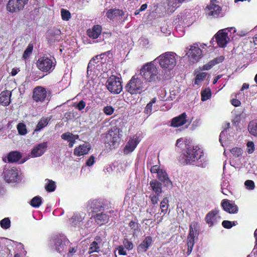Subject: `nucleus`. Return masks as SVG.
Instances as JSON below:
<instances>
[{"label":"nucleus","instance_id":"nucleus-57","mask_svg":"<svg viewBox=\"0 0 257 257\" xmlns=\"http://www.w3.org/2000/svg\"><path fill=\"white\" fill-rule=\"evenodd\" d=\"M94 157L93 156H91L87 160L86 165L88 167H90L94 164Z\"/></svg>","mask_w":257,"mask_h":257},{"label":"nucleus","instance_id":"nucleus-48","mask_svg":"<svg viewBox=\"0 0 257 257\" xmlns=\"http://www.w3.org/2000/svg\"><path fill=\"white\" fill-rule=\"evenodd\" d=\"M232 154L235 157H238L242 154V150L240 148L235 147L230 150Z\"/></svg>","mask_w":257,"mask_h":257},{"label":"nucleus","instance_id":"nucleus-44","mask_svg":"<svg viewBox=\"0 0 257 257\" xmlns=\"http://www.w3.org/2000/svg\"><path fill=\"white\" fill-rule=\"evenodd\" d=\"M237 224L236 221H231L229 220H223L222 222V226L226 229H230L233 226H235Z\"/></svg>","mask_w":257,"mask_h":257},{"label":"nucleus","instance_id":"nucleus-63","mask_svg":"<svg viewBox=\"0 0 257 257\" xmlns=\"http://www.w3.org/2000/svg\"><path fill=\"white\" fill-rule=\"evenodd\" d=\"M147 8V4H145L141 6V8L139 9L141 12L145 11Z\"/></svg>","mask_w":257,"mask_h":257},{"label":"nucleus","instance_id":"nucleus-45","mask_svg":"<svg viewBox=\"0 0 257 257\" xmlns=\"http://www.w3.org/2000/svg\"><path fill=\"white\" fill-rule=\"evenodd\" d=\"M1 226L5 229H8L11 226V221L9 218H5L0 222Z\"/></svg>","mask_w":257,"mask_h":257},{"label":"nucleus","instance_id":"nucleus-39","mask_svg":"<svg viewBox=\"0 0 257 257\" xmlns=\"http://www.w3.org/2000/svg\"><path fill=\"white\" fill-rule=\"evenodd\" d=\"M48 183L45 185V188L46 190L48 192H52L55 190L56 185L55 182L50 179H47Z\"/></svg>","mask_w":257,"mask_h":257},{"label":"nucleus","instance_id":"nucleus-41","mask_svg":"<svg viewBox=\"0 0 257 257\" xmlns=\"http://www.w3.org/2000/svg\"><path fill=\"white\" fill-rule=\"evenodd\" d=\"M42 204V198L37 196L34 197L30 202V205L35 208H38Z\"/></svg>","mask_w":257,"mask_h":257},{"label":"nucleus","instance_id":"nucleus-52","mask_svg":"<svg viewBox=\"0 0 257 257\" xmlns=\"http://www.w3.org/2000/svg\"><path fill=\"white\" fill-rule=\"evenodd\" d=\"M246 146L247 153L248 154H252L254 151V143L251 141L248 142Z\"/></svg>","mask_w":257,"mask_h":257},{"label":"nucleus","instance_id":"nucleus-26","mask_svg":"<svg viewBox=\"0 0 257 257\" xmlns=\"http://www.w3.org/2000/svg\"><path fill=\"white\" fill-rule=\"evenodd\" d=\"M102 28L100 25H94L91 29L87 31V35L89 38L95 39L98 38L101 33Z\"/></svg>","mask_w":257,"mask_h":257},{"label":"nucleus","instance_id":"nucleus-59","mask_svg":"<svg viewBox=\"0 0 257 257\" xmlns=\"http://www.w3.org/2000/svg\"><path fill=\"white\" fill-rule=\"evenodd\" d=\"M161 169H159V166L158 165H154L150 169V171L152 173H157L161 170Z\"/></svg>","mask_w":257,"mask_h":257},{"label":"nucleus","instance_id":"nucleus-23","mask_svg":"<svg viewBox=\"0 0 257 257\" xmlns=\"http://www.w3.org/2000/svg\"><path fill=\"white\" fill-rule=\"evenodd\" d=\"M158 179L163 183L164 186L171 187L173 185L172 181L168 177L166 172L163 170H161L157 174Z\"/></svg>","mask_w":257,"mask_h":257},{"label":"nucleus","instance_id":"nucleus-5","mask_svg":"<svg viewBox=\"0 0 257 257\" xmlns=\"http://www.w3.org/2000/svg\"><path fill=\"white\" fill-rule=\"evenodd\" d=\"M155 60L158 61L160 66L164 69L172 70L176 65L175 56L171 52H165L158 56Z\"/></svg>","mask_w":257,"mask_h":257},{"label":"nucleus","instance_id":"nucleus-10","mask_svg":"<svg viewBox=\"0 0 257 257\" xmlns=\"http://www.w3.org/2000/svg\"><path fill=\"white\" fill-rule=\"evenodd\" d=\"M29 0H9L7 4V10L11 13H18L22 10Z\"/></svg>","mask_w":257,"mask_h":257},{"label":"nucleus","instance_id":"nucleus-22","mask_svg":"<svg viewBox=\"0 0 257 257\" xmlns=\"http://www.w3.org/2000/svg\"><path fill=\"white\" fill-rule=\"evenodd\" d=\"M219 210L217 208H215L209 211L206 215L205 220L209 227L214 225L215 221L216 220V216L219 213Z\"/></svg>","mask_w":257,"mask_h":257},{"label":"nucleus","instance_id":"nucleus-46","mask_svg":"<svg viewBox=\"0 0 257 257\" xmlns=\"http://www.w3.org/2000/svg\"><path fill=\"white\" fill-rule=\"evenodd\" d=\"M61 14L62 19L64 21H68L71 18V14L70 12L68 10H65L64 9H61Z\"/></svg>","mask_w":257,"mask_h":257},{"label":"nucleus","instance_id":"nucleus-8","mask_svg":"<svg viewBox=\"0 0 257 257\" xmlns=\"http://www.w3.org/2000/svg\"><path fill=\"white\" fill-rule=\"evenodd\" d=\"M120 130L117 127H113L108 131L106 136V141L110 147L114 148L118 145L120 139Z\"/></svg>","mask_w":257,"mask_h":257},{"label":"nucleus","instance_id":"nucleus-2","mask_svg":"<svg viewBox=\"0 0 257 257\" xmlns=\"http://www.w3.org/2000/svg\"><path fill=\"white\" fill-rule=\"evenodd\" d=\"M124 88L131 95L141 94L145 91V84L142 79L135 74L128 81Z\"/></svg>","mask_w":257,"mask_h":257},{"label":"nucleus","instance_id":"nucleus-36","mask_svg":"<svg viewBox=\"0 0 257 257\" xmlns=\"http://www.w3.org/2000/svg\"><path fill=\"white\" fill-rule=\"evenodd\" d=\"M48 123V120L47 117H43L39 121L38 124L36 125L35 131H40L43 128L47 126Z\"/></svg>","mask_w":257,"mask_h":257},{"label":"nucleus","instance_id":"nucleus-47","mask_svg":"<svg viewBox=\"0 0 257 257\" xmlns=\"http://www.w3.org/2000/svg\"><path fill=\"white\" fill-rule=\"evenodd\" d=\"M123 244L124 245V247L128 250H131L134 248V244L133 242L126 238H124L123 239Z\"/></svg>","mask_w":257,"mask_h":257},{"label":"nucleus","instance_id":"nucleus-3","mask_svg":"<svg viewBox=\"0 0 257 257\" xmlns=\"http://www.w3.org/2000/svg\"><path fill=\"white\" fill-rule=\"evenodd\" d=\"M37 68L46 74H50L55 69L56 61L55 59H52L46 56L40 57L36 63Z\"/></svg>","mask_w":257,"mask_h":257},{"label":"nucleus","instance_id":"nucleus-49","mask_svg":"<svg viewBox=\"0 0 257 257\" xmlns=\"http://www.w3.org/2000/svg\"><path fill=\"white\" fill-rule=\"evenodd\" d=\"M207 73L205 72H201L198 73L195 78V83L198 84L199 82L203 80L206 77Z\"/></svg>","mask_w":257,"mask_h":257},{"label":"nucleus","instance_id":"nucleus-51","mask_svg":"<svg viewBox=\"0 0 257 257\" xmlns=\"http://www.w3.org/2000/svg\"><path fill=\"white\" fill-rule=\"evenodd\" d=\"M244 185L248 190H253L255 188L254 183L252 180H247L245 181Z\"/></svg>","mask_w":257,"mask_h":257},{"label":"nucleus","instance_id":"nucleus-12","mask_svg":"<svg viewBox=\"0 0 257 257\" xmlns=\"http://www.w3.org/2000/svg\"><path fill=\"white\" fill-rule=\"evenodd\" d=\"M47 96V92L46 88L37 86L35 87L32 92V99L37 103L44 102Z\"/></svg>","mask_w":257,"mask_h":257},{"label":"nucleus","instance_id":"nucleus-40","mask_svg":"<svg viewBox=\"0 0 257 257\" xmlns=\"http://www.w3.org/2000/svg\"><path fill=\"white\" fill-rule=\"evenodd\" d=\"M156 101L157 98L154 97L147 104L144 111L145 114L150 115L152 113L153 104L155 103Z\"/></svg>","mask_w":257,"mask_h":257},{"label":"nucleus","instance_id":"nucleus-13","mask_svg":"<svg viewBox=\"0 0 257 257\" xmlns=\"http://www.w3.org/2000/svg\"><path fill=\"white\" fill-rule=\"evenodd\" d=\"M187 54L193 62H197L203 56L202 51L196 43L190 46V48Z\"/></svg>","mask_w":257,"mask_h":257},{"label":"nucleus","instance_id":"nucleus-17","mask_svg":"<svg viewBox=\"0 0 257 257\" xmlns=\"http://www.w3.org/2000/svg\"><path fill=\"white\" fill-rule=\"evenodd\" d=\"M47 148V142H43L36 145L31 151V156L32 157L41 156L46 152Z\"/></svg>","mask_w":257,"mask_h":257},{"label":"nucleus","instance_id":"nucleus-14","mask_svg":"<svg viewBox=\"0 0 257 257\" xmlns=\"http://www.w3.org/2000/svg\"><path fill=\"white\" fill-rule=\"evenodd\" d=\"M221 206L225 212L230 214H235L238 211L237 206L232 201L226 199L222 200Z\"/></svg>","mask_w":257,"mask_h":257},{"label":"nucleus","instance_id":"nucleus-37","mask_svg":"<svg viewBox=\"0 0 257 257\" xmlns=\"http://www.w3.org/2000/svg\"><path fill=\"white\" fill-rule=\"evenodd\" d=\"M248 130L251 135L257 137V122L253 120L250 121L248 126Z\"/></svg>","mask_w":257,"mask_h":257},{"label":"nucleus","instance_id":"nucleus-18","mask_svg":"<svg viewBox=\"0 0 257 257\" xmlns=\"http://www.w3.org/2000/svg\"><path fill=\"white\" fill-rule=\"evenodd\" d=\"M152 237L151 236H146L137 248L139 253L145 252L152 243Z\"/></svg>","mask_w":257,"mask_h":257},{"label":"nucleus","instance_id":"nucleus-6","mask_svg":"<svg viewBox=\"0 0 257 257\" xmlns=\"http://www.w3.org/2000/svg\"><path fill=\"white\" fill-rule=\"evenodd\" d=\"M199 234V225L197 222H193L189 225V232L187 236V254H190L195 243V237Z\"/></svg>","mask_w":257,"mask_h":257},{"label":"nucleus","instance_id":"nucleus-54","mask_svg":"<svg viewBox=\"0 0 257 257\" xmlns=\"http://www.w3.org/2000/svg\"><path fill=\"white\" fill-rule=\"evenodd\" d=\"M117 249L118 253L119 255H126V251L124 249V247L122 245H119L117 247Z\"/></svg>","mask_w":257,"mask_h":257},{"label":"nucleus","instance_id":"nucleus-16","mask_svg":"<svg viewBox=\"0 0 257 257\" xmlns=\"http://www.w3.org/2000/svg\"><path fill=\"white\" fill-rule=\"evenodd\" d=\"M140 142L139 138L136 136H134L133 138H131L123 149L124 154H128L133 152Z\"/></svg>","mask_w":257,"mask_h":257},{"label":"nucleus","instance_id":"nucleus-42","mask_svg":"<svg viewBox=\"0 0 257 257\" xmlns=\"http://www.w3.org/2000/svg\"><path fill=\"white\" fill-rule=\"evenodd\" d=\"M33 44L32 43L29 44L27 46L26 49L25 50L23 55V58L25 60L29 58L30 56L31 55L33 50Z\"/></svg>","mask_w":257,"mask_h":257},{"label":"nucleus","instance_id":"nucleus-27","mask_svg":"<svg viewBox=\"0 0 257 257\" xmlns=\"http://www.w3.org/2000/svg\"><path fill=\"white\" fill-rule=\"evenodd\" d=\"M90 150V147L85 144L80 145L74 150V155L76 156H81L86 155Z\"/></svg>","mask_w":257,"mask_h":257},{"label":"nucleus","instance_id":"nucleus-25","mask_svg":"<svg viewBox=\"0 0 257 257\" xmlns=\"http://www.w3.org/2000/svg\"><path fill=\"white\" fill-rule=\"evenodd\" d=\"M12 93L9 90L2 91L0 94V104L4 106H8L11 103Z\"/></svg>","mask_w":257,"mask_h":257},{"label":"nucleus","instance_id":"nucleus-58","mask_svg":"<svg viewBox=\"0 0 257 257\" xmlns=\"http://www.w3.org/2000/svg\"><path fill=\"white\" fill-rule=\"evenodd\" d=\"M128 225L134 231H136L138 229V224L136 222H135L133 220H132L130 222Z\"/></svg>","mask_w":257,"mask_h":257},{"label":"nucleus","instance_id":"nucleus-24","mask_svg":"<svg viewBox=\"0 0 257 257\" xmlns=\"http://www.w3.org/2000/svg\"><path fill=\"white\" fill-rule=\"evenodd\" d=\"M95 222L99 225L106 224L109 221V216L106 213H99L93 216Z\"/></svg>","mask_w":257,"mask_h":257},{"label":"nucleus","instance_id":"nucleus-9","mask_svg":"<svg viewBox=\"0 0 257 257\" xmlns=\"http://www.w3.org/2000/svg\"><path fill=\"white\" fill-rule=\"evenodd\" d=\"M204 11L206 17L210 19H216L223 16L221 7L213 3L208 5Z\"/></svg>","mask_w":257,"mask_h":257},{"label":"nucleus","instance_id":"nucleus-50","mask_svg":"<svg viewBox=\"0 0 257 257\" xmlns=\"http://www.w3.org/2000/svg\"><path fill=\"white\" fill-rule=\"evenodd\" d=\"M114 108L110 105H107L105 106L103 109V112L107 115H110L114 112Z\"/></svg>","mask_w":257,"mask_h":257},{"label":"nucleus","instance_id":"nucleus-55","mask_svg":"<svg viewBox=\"0 0 257 257\" xmlns=\"http://www.w3.org/2000/svg\"><path fill=\"white\" fill-rule=\"evenodd\" d=\"M77 251V247L74 246L70 247L67 254V257H72L73 254Z\"/></svg>","mask_w":257,"mask_h":257},{"label":"nucleus","instance_id":"nucleus-34","mask_svg":"<svg viewBox=\"0 0 257 257\" xmlns=\"http://www.w3.org/2000/svg\"><path fill=\"white\" fill-rule=\"evenodd\" d=\"M61 137L62 139L67 141L68 142H70L74 140H76L78 139V135H74L73 134L70 133V132H67L63 134Z\"/></svg>","mask_w":257,"mask_h":257},{"label":"nucleus","instance_id":"nucleus-7","mask_svg":"<svg viewBox=\"0 0 257 257\" xmlns=\"http://www.w3.org/2000/svg\"><path fill=\"white\" fill-rule=\"evenodd\" d=\"M107 89L111 93L114 94H119L122 89L121 82L119 77L111 75L109 77L106 82Z\"/></svg>","mask_w":257,"mask_h":257},{"label":"nucleus","instance_id":"nucleus-28","mask_svg":"<svg viewBox=\"0 0 257 257\" xmlns=\"http://www.w3.org/2000/svg\"><path fill=\"white\" fill-rule=\"evenodd\" d=\"M124 14L123 11L121 10L111 9L107 11L106 16L110 20H112L117 16H123Z\"/></svg>","mask_w":257,"mask_h":257},{"label":"nucleus","instance_id":"nucleus-33","mask_svg":"<svg viewBox=\"0 0 257 257\" xmlns=\"http://www.w3.org/2000/svg\"><path fill=\"white\" fill-rule=\"evenodd\" d=\"M83 219V218L80 214H74L70 219V222L72 226H76L82 222Z\"/></svg>","mask_w":257,"mask_h":257},{"label":"nucleus","instance_id":"nucleus-11","mask_svg":"<svg viewBox=\"0 0 257 257\" xmlns=\"http://www.w3.org/2000/svg\"><path fill=\"white\" fill-rule=\"evenodd\" d=\"M3 177L7 183L16 182L18 178V172L15 167L10 168L6 166L4 169Z\"/></svg>","mask_w":257,"mask_h":257},{"label":"nucleus","instance_id":"nucleus-29","mask_svg":"<svg viewBox=\"0 0 257 257\" xmlns=\"http://www.w3.org/2000/svg\"><path fill=\"white\" fill-rule=\"evenodd\" d=\"M224 59L223 56H220L218 57L214 58V59L210 61L207 64H205L203 66V69L205 70H208L212 68L215 65L222 62Z\"/></svg>","mask_w":257,"mask_h":257},{"label":"nucleus","instance_id":"nucleus-53","mask_svg":"<svg viewBox=\"0 0 257 257\" xmlns=\"http://www.w3.org/2000/svg\"><path fill=\"white\" fill-rule=\"evenodd\" d=\"M160 196V195H158L157 194L150 196V198L151 199V202L153 204L155 205L158 203Z\"/></svg>","mask_w":257,"mask_h":257},{"label":"nucleus","instance_id":"nucleus-32","mask_svg":"<svg viewBox=\"0 0 257 257\" xmlns=\"http://www.w3.org/2000/svg\"><path fill=\"white\" fill-rule=\"evenodd\" d=\"M150 185L154 192L158 195H160L162 192V184L156 180H152L150 182Z\"/></svg>","mask_w":257,"mask_h":257},{"label":"nucleus","instance_id":"nucleus-15","mask_svg":"<svg viewBox=\"0 0 257 257\" xmlns=\"http://www.w3.org/2000/svg\"><path fill=\"white\" fill-rule=\"evenodd\" d=\"M87 206L92 212H98L104 210V204L99 199H93L88 202Z\"/></svg>","mask_w":257,"mask_h":257},{"label":"nucleus","instance_id":"nucleus-1","mask_svg":"<svg viewBox=\"0 0 257 257\" xmlns=\"http://www.w3.org/2000/svg\"><path fill=\"white\" fill-rule=\"evenodd\" d=\"M158 69L152 62L147 63L141 67L140 74L148 83H154L158 79Z\"/></svg>","mask_w":257,"mask_h":257},{"label":"nucleus","instance_id":"nucleus-35","mask_svg":"<svg viewBox=\"0 0 257 257\" xmlns=\"http://www.w3.org/2000/svg\"><path fill=\"white\" fill-rule=\"evenodd\" d=\"M169 207V199L167 197H165L160 203V208L161 212L165 215L168 211Z\"/></svg>","mask_w":257,"mask_h":257},{"label":"nucleus","instance_id":"nucleus-30","mask_svg":"<svg viewBox=\"0 0 257 257\" xmlns=\"http://www.w3.org/2000/svg\"><path fill=\"white\" fill-rule=\"evenodd\" d=\"M22 154L17 151L10 152L7 156V159L9 163L18 162L22 158Z\"/></svg>","mask_w":257,"mask_h":257},{"label":"nucleus","instance_id":"nucleus-60","mask_svg":"<svg viewBox=\"0 0 257 257\" xmlns=\"http://www.w3.org/2000/svg\"><path fill=\"white\" fill-rule=\"evenodd\" d=\"M231 103L232 105L236 107L239 106L241 104L240 101L238 99L235 98L231 100Z\"/></svg>","mask_w":257,"mask_h":257},{"label":"nucleus","instance_id":"nucleus-20","mask_svg":"<svg viewBox=\"0 0 257 257\" xmlns=\"http://www.w3.org/2000/svg\"><path fill=\"white\" fill-rule=\"evenodd\" d=\"M187 114L183 112L178 116L172 119L171 125L174 127L181 126L187 122Z\"/></svg>","mask_w":257,"mask_h":257},{"label":"nucleus","instance_id":"nucleus-64","mask_svg":"<svg viewBox=\"0 0 257 257\" xmlns=\"http://www.w3.org/2000/svg\"><path fill=\"white\" fill-rule=\"evenodd\" d=\"M18 71L17 69L13 68L11 71V75L12 76H14L18 73Z\"/></svg>","mask_w":257,"mask_h":257},{"label":"nucleus","instance_id":"nucleus-4","mask_svg":"<svg viewBox=\"0 0 257 257\" xmlns=\"http://www.w3.org/2000/svg\"><path fill=\"white\" fill-rule=\"evenodd\" d=\"M187 164L194 162L200 159L204 155L203 151L198 146L188 145L183 152Z\"/></svg>","mask_w":257,"mask_h":257},{"label":"nucleus","instance_id":"nucleus-21","mask_svg":"<svg viewBox=\"0 0 257 257\" xmlns=\"http://www.w3.org/2000/svg\"><path fill=\"white\" fill-rule=\"evenodd\" d=\"M102 241V238L100 236H96L94 240L91 243L88 249V253L91 254L93 252H99L100 251V245Z\"/></svg>","mask_w":257,"mask_h":257},{"label":"nucleus","instance_id":"nucleus-43","mask_svg":"<svg viewBox=\"0 0 257 257\" xmlns=\"http://www.w3.org/2000/svg\"><path fill=\"white\" fill-rule=\"evenodd\" d=\"M18 133L21 135H25L27 133L26 125L23 123H19L17 125Z\"/></svg>","mask_w":257,"mask_h":257},{"label":"nucleus","instance_id":"nucleus-62","mask_svg":"<svg viewBox=\"0 0 257 257\" xmlns=\"http://www.w3.org/2000/svg\"><path fill=\"white\" fill-rule=\"evenodd\" d=\"M222 77L221 75H218L217 76H216L214 79H213V83L215 84L217 83V81Z\"/></svg>","mask_w":257,"mask_h":257},{"label":"nucleus","instance_id":"nucleus-61","mask_svg":"<svg viewBox=\"0 0 257 257\" xmlns=\"http://www.w3.org/2000/svg\"><path fill=\"white\" fill-rule=\"evenodd\" d=\"M249 88V84L246 83H244L242 86L240 91H243L244 89H247Z\"/></svg>","mask_w":257,"mask_h":257},{"label":"nucleus","instance_id":"nucleus-38","mask_svg":"<svg viewBox=\"0 0 257 257\" xmlns=\"http://www.w3.org/2000/svg\"><path fill=\"white\" fill-rule=\"evenodd\" d=\"M211 91L209 88H206L201 92V100L206 101L210 99L211 97Z\"/></svg>","mask_w":257,"mask_h":257},{"label":"nucleus","instance_id":"nucleus-19","mask_svg":"<svg viewBox=\"0 0 257 257\" xmlns=\"http://www.w3.org/2000/svg\"><path fill=\"white\" fill-rule=\"evenodd\" d=\"M218 45L220 47H225L227 43V34L219 31L214 37Z\"/></svg>","mask_w":257,"mask_h":257},{"label":"nucleus","instance_id":"nucleus-56","mask_svg":"<svg viewBox=\"0 0 257 257\" xmlns=\"http://www.w3.org/2000/svg\"><path fill=\"white\" fill-rule=\"evenodd\" d=\"M86 106V103L83 100L80 101L77 104L76 108H77L79 110H81L84 108Z\"/></svg>","mask_w":257,"mask_h":257},{"label":"nucleus","instance_id":"nucleus-31","mask_svg":"<svg viewBox=\"0 0 257 257\" xmlns=\"http://www.w3.org/2000/svg\"><path fill=\"white\" fill-rule=\"evenodd\" d=\"M54 248L58 252H62L66 248V245L63 242L61 238L57 237L53 239Z\"/></svg>","mask_w":257,"mask_h":257}]
</instances>
